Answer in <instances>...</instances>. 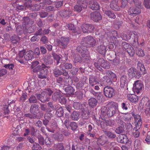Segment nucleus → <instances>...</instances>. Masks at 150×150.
I'll return each mask as SVG.
<instances>
[{
    "label": "nucleus",
    "instance_id": "1",
    "mask_svg": "<svg viewBox=\"0 0 150 150\" xmlns=\"http://www.w3.org/2000/svg\"><path fill=\"white\" fill-rule=\"evenodd\" d=\"M117 107L116 103L111 102L107 104V108L104 107L102 108L101 112L104 116L107 115L108 117H111L115 113Z\"/></svg>",
    "mask_w": 150,
    "mask_h": 150
},
{
    "label": "nucleus",
    "instance_id": "2",
    "mask_svg": "<svg viewBox=\"0 0 150 150\" xmlns=\"http://www.w3.org/2000/svg\"><path fill=\"white\" fill-rule=\"evenodd\" d=\"M33 53L31 50L25 52V50L20 51L16 57L17 60L21 63H23L24 60L26 61L31 60L33 56Z\"/></svg>",
    "mask_w": 150,
    "mask_h": 150
},
{
    "label": "nucleus",
    "instance_id": "3",
    "mask_svg": "<svg viewBox=\"0 0 150 150\" xmlns=\"http://www.w3.org/2000/svg\"><path fill=\"white\" fill-rule=\"evenodd\" d=\"M134 120V124L135 126L134 128L135 131H134L133 133L134 136L135 137H138L139 135V132L138 131L139 129L142 125V120L140 116L138 114H132Z\"/></svg>",
    "mask_w": 150,
    "mask_h": 150
},
{
    "label": "nucleus",
    "instance_id": "4",
    "mask_svg": "<svg viewBox=\"0 0 150 150\" xmlns=\"http://www.w3.org/2000/svg\"><path fill=\"white\" fill-rule=\"evenodd\" d=\"M45 65L42 64L41 66L39 65L33 69V72H38V76L40 79H44L46 78L47 74V70L45 68Z\"/></svg>",
    "mask_w": 150,
    "mask_h": 150
},
{
    "label": "nucleus",
    "instance_id": "5",
    "mask_svg": "<svg viewBox=\"0 0 150 150\" xmlns=\"http://www.w3.org/2000/svg\"><path fill=\"white\" fill-rule=\"evenodd\" d=\"M82 45L89 47H93L95 45L96 41L94 38L91 36L84 38L82 40Z\"/></svg>",
    "mask_w": 150,
    "mask_h": 150
},
{
    "label": "nucleus",
    "instance_id": "6",
    "mask_svg": "<svg viewBox=\"0 0 150 150\" xmlns=\"http://www.w3.org/2000/svg\"><path fill=\"white\" fill-rule=\"evenodd\" d=\"M52 93V91L50 89H47L45 91L42 92L41 94H38L37 95V98L42 102L48 101L49 98L47 96V94L50 96Z\"/></svg>",
    "mask_w": 150,
    "mask_h": 150
},
{
    "label": "nucleus",
    "instance_id": "7",
    "mask_svg": "<svg viewBox=\"0 0 150 150\" xmlns=\"http://www.w3.org/2000/svg\"><path fill=\"white\" fill-rule=\"evenodd\" d=\"M95 67L99 71L102 69V67L106 69H109L110 68L109 64L103 58L99 59L97 63L94 64Z\"/></svg>",
    "mask_w": 150,
    "mask_h": 150
},
{
    "label": "nucleus",
    "instance_id": "8",
    "mask_svg": "<svg viewBox=\"0 0 150 150\" xmlns=\"http://www.w3.org/2000/svg\"><path fill=\"white\" fill-rule=\"evenodd\" d=\"M76 50L81 54V56L83 58V59L84 62H86L89 60V55L88 54V52L84 46L82 45L78 47Z\"/></svg>",
    "mask_w": 150,
    "mask_h": 150
},
{
    "label": "nucleus",
    "instance_id": "9",
    "mask_svg": "<svg viewBox=\"0 0 150 150\" xmlns=\"http://www.w3.org/2000/svg\"><path fill=\"white\" fill-rule=\"evenodd\" d=\"M137 69L140 73L136 72L134 77L137 78L139 79L141 75H144L146 73L144 65L140 62H139L138 63Z\"/></svg>",
    "mask_w": 150,
    "mask_h": 150
},
{
    "label": "nucleus",
    "instance_id": "10",
    "mask_svg": "<svg viewBox=\"0 0 150 150\" xmlns=\"http://www.w3.org/2000/svg\"><path fill=\"white\" fill-rule=\"evenodd\" d=\"M123 49L126 51L130 56H133L134 54V50L132 46L126 42L122 43Z\"/></svg>",
    "mask_w": 150,
    "mask_h": 150
},
{
    "label": "nucleus",
    "instance_id": "11",
    "mask_svg": "<svg viewBox=\"0 0 150 150\" xmlns=\"http://www.w3.org/2000/svg\"><path fill=\"white\" fill-rule=\"evenodd\" d=\"M143 87V84L141 81L137 80L133 84V90L137 93H139Z\"/></svg>",
    "mask_w": 150,
    "mask_h": 150
},
{
    "label": "nucleus",
    "instance_id": "12",
    "mask_svg": "<svg viewBox=\"0 0 150 150\" xmlns=\"http://www.w3.org/2000/svg\"><path fill=\"white\" fill-rule=\"evenodd\" d=\"M104 92L105 96L109 98L112 97L114 94V89L111 87L108 86L104 88Z\"/></svg>",
    "mask_w": 150,
    "mask_h": 150
},
{
    "label": "nucleus",
    "instance_id": "13",
    "mask_svg": "<svg viewBox=\"0 0 150 150\" xmlns=\"http://www.w3.org/2000/svg\"><path fill=\"white\" fill-rule=\"evenodd\" d=\"M94 27L93 25L89 24H83L82 29L83 33H90L93 31Z\"/></svg>",
    "mask_w": 150,
    "mask_h": 150
},
{
    "label": "nucleus",
    "instance_id": "14",
    "mask_svg": "<svg viewBox=\"0 0 150 150\" xmlns=\"http://www.w3.org/2000/svg\"><path fill=\"white\" fill-rule=\"evenodd\" d=\"M139 34L135 32H130L129 33L128 35H124L123 39L125 40H128L130 39L132 37H134L135 39L137 40Z\"/></svg>",
    "mask_w": 150,
    "mask_h": 150
},
{
    "label": "nucleus",
    "instance_id": "15",
    "mask_svg": "<svg viewBox=\"0 0 150 150\" xmlns=\"http://www.w3.org/2000/svg\"><path fill=\"white\" fill-rule=\"evenodd\" d=\"M91 16V19L96 22L98 21L102 18L101 15L97 11H95L92 13Z\"/></svg>",
    "mask_w": 150,
    "mask_h": 150
},
{
    "label": "nucleus",
    "instance_id": "16",
    "mask_svg": "<svg viewBox=\"0 0 150 150\" xmlns=\"http://www.w3.org/2000/svg\"><path fill=\"white\" fill-rule=\"evenodd\" d=\"M69 41L68 38L62 37L60 40L58 41V43L60 46H62V48H64L67 45Z\"/></svg>",
    "mask_w": 150,
    "mask_h": 150
},
{
    "label": "nucleus",
    "instance_id": "17",
    "mask_svg": "<svg viewBox=\"0 0 150 150\" xmlns=\"http://www.w3.org/2000/svg\"><path fill=\"white\" fill-rule=\"evenodd\" d=\"M117 141L121 143H127L128 139L127 136L124 134L119 135L117 139Z\"/></svg>",
    "mask_w": 150,
    "mask_h": 150
},
{
    "label": "nucleus",
    "instance_id": "18",
    "mask_svg": "<svg viewBox=\"0 0 150 150\" xmlns=\"http://www.w3.org/2000/svg\"><path fill=\"white\" fill-rule=\"evenodd\" d=\"M140 13V9L138 7H134L133 8H130L128 11L129 14L131 16L134 14H138Z\"/></svg>",
    "mask_w": 150,
    "mask_h": 150
},
{
    "label": "nucleus",
    "instance_id": "19",
    "mask_svg": "<svg viewBox=\"0 0 150 150\" xmlns=\"http://www.w3.org/2000/svg\"><path fill=\"white\" fill-rule=\"evenodd\" d=\"M110 6L111 8L115 11H118L120 9L119 6L117 5V2L116 0L113 1L110 4Z\"/></svg>",
    "mask_w": 150,
    "mask_h": 150
},
{
    "label": "nucleus",
    "instance_id": "20",
    "mask_svg": "<svg viewBox=\"0 0 150 150\" xmlns=\"http://www.w3.org/2000/svg\"><path fill=\"white\" fill-rule=\"evenodd\" d=\"M99 81L94 77H91L89 79V84L90 86H93L95 85L98 84Z\"/></svg>",
    "mask_w": 150,
    "mask_h": 150
},
{
    "label": "nucleus",
    "instance_id": "21",
    "mask_svg": "<svg viewBox=\"0 0 150 150\" xmlns=\"http://www.w3.org/2000/svg\"><path fill=\"white\" fill-rule=\"evenodd\" d=\"M128 81V79L126 76H122L120 78V83L121 87H123L126 84L127 85Z\"/></svg>",
    "mask_w": 150,
    "mask_h": 150
},
{
    "label": "nucleus",
    "instance_id": "22",
    "mask_svg": "<svg viewBox=\"0 0 150 150\" xmlns=\"http://www.w3.org/2000/svg\"><path fill=\"white\" fill-rule=\"evenodd\" d=\"M89 6L93 10H97L99 8V5L96 2L93 1H91Z\"/></svg>",
    "mask_w": 150,
    "mask_h": 150
},
{
    "label": "nucleus",
    "instance_id": "23",
    "mask_svg": "<svg viewBox=\"0 0 150 150\" xmlns=\"http://www.w3.org/2000/svg\"><path fill=\"white\" fill-rule=\"evenodd\" d=\"M88 103L89 106L93 108L96 106L97 104V101L94 98H91L88 100Z\"/></svg>",
    "mask_w": 150,
    "mask_h": 150
},
{
    "label": "nucleus",
    "instance_id": "24",
    "mask_svg": "<svg viewBox=\"0 0 150 150\" xmlns=\"http://www.w3.org/2000/svg\"><path fill=\"white\" fill-rule=\"evenodd\" d=\"M128 99L132 102H135L137 101L138 98L134 95L129 94L127 96Z\"/></svg>",
    "mask_w": 150,
    "mask_h": 150
},
{
    "label": "nucleus",
    "instance_id": "25",
    "mask_svg": "<svg viewBox=\"0 0 150 150\" xmlns=\"http://www.w3.org/2000/svg\"><path fill=\"white\" fill-rule=\"evenodd\" d=\"M136 69L133 68H130L128 71V75L130 78L134 77L136 72Z\"/></svg>",
    "mask_w": 150,
    "mask_h": 150
},
{
    "label": "nucleus",
    "instance_id": "26",
    "mask_svg": "<svg viewBox=\"0 0 150 150\" xmlns=\"http://www.w3.org/2000/svg\"><path fill=\"white\" fill-rule=\"evenodd\" d=\"M106 74L112 79H114L115 81L117 79V76L116 74L110 71H106Z\"/></svg>",
    "mask_w": 150,
    "mask_h": 150
},
{
    "label": "nucleus",
    "instance_id": "27",
    "mask_svg": "<svg viewBox=\"0 0 150 150\" xmlns=\"http://www.w3.org/2000/svg\"><path fill=\"white\" fill-rule=\"evenodd\" d=\"M38 110V106L36 104H33L31 105L30 109L31 112L34 114V113L37 112Z\"/></svg>",
    "mask_w": 150,
    "mask_h": 150
},
{
    "label": "nucleus",
    "instance_id": "28",
    "mask_svg": "<svg viewBox=\"0 0 150 150\" xmlns=\"http://www.w3.org/2000/svg\"><path fill=\"white\" fill-rule=\"evenodd\" d=\"M98 50L100 54L105 53L106 52L105 47L102 44L98 47Z\"/></svg>",
    "mask_w": 150,
    "mask_h": 150
},
{
    "label": "nucleus",
    "instance_id": "29",
    "mask_svg": "<svg viewBox=\"0 0 150 150\" xmlns=\"http://www.w3.org/2000/svg\"><path fill=\"white\" fill-rule=\"evenodd\" d=\"M104 13L110 18L114 19L116 18L115 14L110 11H106Z\"/></svg>",
    "mask_w": 150,
    "mask_h": 150
},
{
    "label": "nucleus",
    "instance_id": "30",
    "mask_svg": "<svg viewBox=\"0 0 150 150\" xmlns=\"http://www.w3.org/2000/svg\"><path fill=\"white\" fill-rule=\"evenodd\" d=\"M79 114L77 112L74 111L72 114L71 118L73 120H77L79 118Z\"/></svg>",
    "mask_w": 150,
    "mask_h": 150
},
{
    "label": "nucleus",
    "instance_id": "31",
    "mask_svg": "<svg viewBox=\"0 0 150 150\" xmlns=\"http://www.w3.org/2000/svg\"><path fill=\"white\" fill-rule=\"evenodd\" d=\"M66 92L69 95H72L74 91V90L71 86L67 87L65 88Z\"/></svg>",
    "mask_w": 150,
    "mask_h": 150
},
{
    "label": "nucleus",
    "instance_id": "32",
    "mask_svg": "<svg viewBox=\"0 0 150 150\" xmlns=\"http://www.w3.org/2000/svg\"><path fill=\"white\" fill-rule=\"evenodd\" d=\"M105 138L104 137L101 136L98 139V144L103 145L105 143Z\"/></svg>",
    "mask_w": 150,
    "mask_h": 150
},
{
    "label": "nucleus",
    "instance_id": "33",
    "mask_svg": "<svg viewBox=\"0 0 150 150\" xmlns=\"http://www.w3.org/2000/svg\"><path fill=\"white\" fill-rule=\"evenodd\" d=\"M82 59H81V58L80 57L79 55H76L74 58V63H77V62H84L83 61V58L82 57Z\"/></svg>",
    "mask_w": 150,
    "mask_h": 150
},
{
    "label": "nucleus",
    "instance_id": "34",
    "mask_svg": "<svg viewBox=\"0 0 150 150\" xmlns=\"http://www.w3.org/2000/svg\"><path fill=\"white\" fill-rule=\"evenodd\" d=\"M61 96V93L59 91H57L55 92L52 96V99L54 100H56Z\"/></svg>",
    "mask_w": 150,
    "mask_h": 150
},
{
    "label": "nucleus",
    "instance_id": "35",
    "mask_svg": "<svg viewBox=\"0 0 150 150\" xmlns=\"http://www.w3.org/2000/svg\"><path fill=\"white\" fill-rule=\"evenodd\" d=\"M136 53L139 56H143L144 55V51L141 49L137 48L136 49Z\"/></svg>",
    "mask_w": 150,
    "mask_h": 150
},
{
    "label": "nucleus",
    "instance_id": "36",
    "mask_svg": "<svg viewBox=\"0 0 150 150\" xmlns=\"http://www.w3.org/2000/svg\"><path fill=\"white\" fill-rule=\"evenodd\" d=\"M73 105L74 108L77 110L82 109L83 105H81L79 103L77 102H74Z\"/></svg>",
    "mask_w": 150,
    "mask_h": 150
},
{
    "label": "nucleus",
    "instance_id": "37",
    "mask_svg": "<svg viewBox=\"0 0 150 150\" xmlns=\"http://www.w3.org/2000/svg\"><path fill=\"white\" fill-rule=\"evenodd\" d=\"M79 4L76 5L74 7V11L78 12H80L82 10V6L81 5V4L80 3Z\"/></svg>",
    "mask_w": 150,
    "mask_h": 150
},
{
    "label": "nucleus",
    "instance_id": "38",
    "mask_svg": "<svg viewBox=\"0 0 150 150\" xmlns=\"http://www.w3.org/2000/svg\"><path fill=\"white\" fill-rule=\"evenodd\" d=\"M63 110L62 107H60L57 110L56 114L58 117H61L63 115Z\"/></svg>",
    "mask_w": 150,
    "mask_h": 150
},
{
    "label": "nucleus",
    "instance_id": "39",
    "mask_svg": "<svg viewBox=\"0 0 150 150\" xmlns=\"http://www.w3.org/2000/svg\"><path fill=\"white\" fill-rule=\"evenodd\" d=\"M91 1H88L86 0H85L80 2L83 8L86 7L88 5H90L91 4Z\"/></svg>",
    "mask_w": 150,
    "mask_h": 150
},
{
    "label": "nucleus",
    "instance_id": "40",
    "mask_svg": "<svg viewBox=\"0 0 150 150\" xmlns=\"http://www.w3.org/2000/svg\"><path fill=\"white\" fill-rule=\"evenodd\" d=\"M95 95L97 99L99 100V102H102L103 100V97L102 94L100 93H96Z\"/></svg>",
    "mask_w": 150,
    "mask_h": 150
},
{
    "label": "nucleus",
    "instance_id": "41",
    "mask_svg": "<svg viewBox=\"0 0 150 150\" xmlns=\"http://www.w3.org/2000/svg\"><path fill=\"white\" fill-rule=\"evenodd\" d=\"M103 123H105L107 126H112L114 124V121L113 120H109L104 121Z\"/></svg>",
    "mask_w": 150,
    "mask_h": 150
},
{
    "label": "nucleus",
    "instance_id": "42",
    "mask_svg": "<svg viewBox=\"0 0 150 150\" xmlns=\"http://www.w3.org/2000/svg\"><path fill=\"white\" fill-rule=\"evenodd\" d=\"M52 55L53 56L54 58L57 61V64L59 63L60 59H61V57L59 56L56 54L53 53Z\"/></svg>",
    "mask_w": 150,
    "mask_h": 150
},
{
    "label": "nucleus",
    "instance_id": "43",
    "mask_svg": "<svg viewBox=\"0 0 150 150\" xmlns=\"http://www.w3.org/2000/svg\"><path fill=\"white\" fill-rule=\"evenodd\" d=\"M105 134L108 137L111 138H114L116 137V135L115 134H113L110 132H105Z\"/></svg>",
    "mask_w": 150,
    "mask_h": 150
},
{
    "label": "nucleus",
    "instance_id": "44",
    "mask_svg": "<svg viewBox=\"0 0 150 150\" xmlns=\"http://www.w3.org/2000/svg\"><path fill=\"white\" fill-rule=\"evenodd\" d=\"M98 144H97L95 146H93V148L90 147H88L89 150H91V149L93 150H101V149L100 147L98 145Z\"/></svg>",
    "mask_w": 150,
    "mask_h": 150
},
{
    "label": "nucleus",
    "instance_id": "45",
    "mask_svg": "<svg viewBox=\"0 0 150 150\" xmlns=\"http://www.w3.org/2000/svg\"><path fill=\"white\" fill-rule=\"evenodd\" d=\"M59 101L61 104H64L66 103V100L63 96H60L59 98Z\"/></svg>",
    "mask_w": 150,
    "mask_h": 150
},
{
    "label": "nucleus",
    "instance_id": "46",
    "mask_svg": "<svg viewBox=\"0 0 150 150\" xmlns=\"http://www.w3.org/2000/svg\"><path fill=\"white\" fill-rule=\"evenodd\" d=\"M144 4L146 8L150 9V0H144Z\"/></svg>",
    "mask_w": 150,
    "mask_h": 150
},
{
    "label": "nucleus",
    "instance_id": "47",
    "mask_svg": "<svg viewBox=\"0 0 150 150\" xmlns=\"http://www.w3.org/2000/svg\"><path fill=\"white\" fill-rule=\"evenodd\" d=\"M70 126L73 130L76 129L77 127L76 123L74 122H71L70 124Z\"/></svg>",
    "mask_w": 150,
    "mask_h": 150
},
{
    "label": "nucleus",
    "instance_id": "48",
    "mask_svg": "<svg viewBox=\"0 0 150 150\" xmlns=\"http://www.w3.org/2000/svg\"><path fill=\"white\" fill-rule=\"evenodd\" d=\"M54 73L55 76L56 77H58L59 75L61 74V71L57 69H55L54 70Z\"/></svg>",
    "mask_w": 150,
    "mask_h": 150
},
{
    "label": "nucleus",
    "instance_id": "49",
    "mask_svg": "<svg viewBox=\"0 0 150 150\" xmlns=\"http://www.w3.org/2000/svg\"><path fill=\"white\" fill-rule=\"evenodd\" d=\"M6 68L10 70H12L14 67V65L12 64H5L4 66Z\"/></svg>",
    "mask_w": 150,
    "mask_h": 150
},
{
    "label": "nucleus",
    "instance_id": "50",
    "mask_svg": "<svg viewBox=\"0 0 150 150\" xmlns=\"http://www.w3.org/2000/svg\"><path fill=\"white\" fill-rule=\"evenodd\" d=\"M55 139L58 140L59 141H61L63 139V136L62 134H59V135L58 136V137H56L55 135H54L53 136Z\"/></svg>",
    "mask_w": 150,
    "mask_h": 150
},
{
    "label": "nucleus",
    "instance_id": "51",
    "mask_svg": "<svg viewBox=\"0 0 150 150\" xmlns=\"http://www.w3.org/2000/svg\"><path fill=\"white\" fill-rule=\"evenodd\" d=\"M81 115L83 119H87L88 117V114L85 111H83Z\"/></svg>",
    "mask_w": 150,
    "mask_h": 150
},
{
    "label": "nucleus",
    "instance_id": "52",
    "mask_svg": "<svg viewBox=\"0 0 150 150\" xmlns=\"http://www.w3.org/2000/svg\"><path fill=\"white\" fill-rule=\"evenodd\" d=\"M57 150H64V148L62 144H57L56 147Z\"/></svg>",
    "mask_w": 150,
    "mask_h": 150
},
{
    "label": "nucleus",
    "instance_id": "53",
    "mask_svg": "<svg viewBox=\"0 0 150 150\" xmlns=\"http://www.w3.org/2000/svg\"><path fill=\"white\" fill-rule=\"evenodd\" d=\"M33 149L35 150H40L41 147L39 145L38 143H35L33 144Z\"/></svg>",
    "mask_w": 150,
    "mask_h": 150
},
{
    "label": "nucleus",
    "instance_id": "54",
    "mask_svg": "<svg viewBox=\"0 0 150 150\" xmlns=\"http://www.w3.org/2000/svg\"><path fill=\"white\" fill-rule=\"evenodd\" d=\"M7 73V71L6 69H2L0 70V76H2L6 74Z\"/></svg>",
    "mask_w": 150,
    "mask_h": 150
},
{
    "label": "nucleus",
    "instance_id": "55",
    "mask_svg": "<svg viewBox=\"0 0 150 150\" xmlns=\"http://www.w3.org/2000/svg\"><path fill=\"white\" fill-rule=\"evenodd\" d=\"M113 64L114 65H117L119 63V59L118 58H116L113 60Z\"/></svg>",
    "mask_w": 150,
    "mask_h": 150
},
{
    "label": "nucleus",
    "instance_id": "56",
    "mask_svg": "<svg viewBox=\"0 0 150 150\" xmlns=\"http://www.w3.org/2000/svg\"><path fill=\"white\" fill-rule=\"evenodd\" d=\"M29 100L30 103H36V99L35 96H32L30 97Z\"/></svg>",
    "mask_w": 150,
    "mask_h": 150
},
{
    "label": "nucleus",
    "instance_id": "57",
    "mask_svg": "<svg viewBox=\"0 0 150 150\" xmlns=\"http://www.w3.org/2000/svg\"><path fill=\"white\" fill-rule=\"evenodd\" d=\"M5 115L8 113L9 112V110L8 109V106L7 105H5L4 107L3 110Z\"/></svg>",
    "mask_w": 150,
    "mask_h": 150
},
{
    "label": "nucleus",
    "instance_id": "58",
    "mask_svg": "<svg viewBox=\"0 0 150 150\" xmlns=\"http://www.w3.org/2000/svg\"><path fill=\"white\" fill-rule=\"evenodd\" d=\"M64 66L65 68L67 69H70L72 67L71 64L67 63H64Z\"/></svg>",
    "mask_w": 150,
    "mask_h": 150
},
{
    "label": "nucleus",
    "instance_id": "59",
    "mask_svg": "<svg viewBox=\"0 0 150 150\" xmlns=\"http://www.w3.org/2000/svg\"><path fill=\"white\" fill-rule=\"evenodd\" d=\"M38 140L40 144L41 145H43L44 144V141L43 138L42 136L38 137Z\"/></svg>",
    "mask_w": 150,
    "mask_h": 150
},
{
    "label": "nucleus",
    "instance_id": "60",
    "mask_svg": "<svg viewBox=\"0 0 150 150\" xmlns=\"http://www.w3.org/2000/svg\"><path fill=\"white\" fill-rule=\"evenodd\" d=\"M63 4L62 1H57L55 2V5L57 8H58L61 6Z\"/></svg>",
    "mask_w": 150,
    "mask_h": 150
},
{
    "label": "nucleus",
    "instance_id": "61",
    "mask_svg": "<svg viewBox=\"0 0 150 150\" xmlns=\"http://www.w3.org/2000/svg\"><path fill=\"white\" fill-rule=\"evenodd\" d=\"M41 40L44 44L47 43L48 42L47 38L45 36H43Z\"/></svg>",
    "mask_w": 150,
    "mask_h": 150
},
{
    "label": "nucleus",
    "instance_id": "62",
    "mask_svg": "<svg viewBox=\"0 0 150 150\" xmlns=\"http://www.w3.org/2000/svg\"><path fill=\"white\" fill-rule=\"evenodd\" d=\"M39 64V62L37 61H35L33 62L31 65L32 68L34 69L36 68V66H37Z\"/></svg>",
    "mask_w": 150,
    "mask_h": 150
},
{
    "label": "nucleus",
    "instance_id": "63",
    "mask_svg": "<svg viewBox=\"0 0 150 150\" xmlns=\"http://www.w3.org/2000/svg\"><path fill=\"white\" fill-rule=\"evenodd\" d=\"M67 27L69 30H73L75 28L74 25L71 24L68 25Z\"/></svg>",
    "mask_w": 150,
    "mask_h": 150
},
{
    "label": "nucleus",
    "instance_id": "64",
    "mask_svg": "<svg viewBox=\"0 0 150 150\" xmlns=\"http://www.w3.org/2000/svg\"><path fill=\"white\" fill-rule=\"evenodd\" d=\"M34 54L36 55H38L40 54V49L39 47H37L34 51Z\"/></svg>",
    "mask_w": 150,
    "mask_h": 150
}]
</instances>
